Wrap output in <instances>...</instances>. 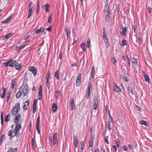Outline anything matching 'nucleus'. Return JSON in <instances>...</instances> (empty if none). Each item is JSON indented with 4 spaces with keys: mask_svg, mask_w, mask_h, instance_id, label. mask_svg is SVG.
<instances>
[{
    "mask_svg": "<svg viewBox=\"0 0 152 152\" xmlns=\"http://www.w3.org/2000/svg\"><path fill=\"white\" fill-rule=\"evenodd\" d=\"M27 74V72H26L25 73V76L26 77V75ZM26 78V77H25V78L24 80V83H23V85L21 87H20L19 88V90L20 91H21L23 93V96H26L28 94V90L29 89L28 87L27 84V83H26V84L24 85V81L25 79Z\"/></svg>",
    "mask_w": 152,
    "mask_h": 152,
    "instance_id": "f257e3e1",
    "label": "nucleus"
},
{
    "mask_svg": "<svg viewBox=\"0 0 152 152\" xmlns=\"http://www.w3.org/2000/svg\"><path fill=\"white\" fill-rule=\"evenodd\" d=\"M20 109V104L19 102L16 103L15 107H13L11 111V114L13 115L16 116L19 112Z\"/></svg>",
    "mask_w": 152,
    "mask_h": 152,
    "instance_id": "f03ea898",
    "label": "nucleus"
},
{
    "mask_svg": "<svg viewBox=\"0 0 152 152\" xmlns=\"http://www.w3.org/2000/svg\"><path fill=\"white\" fill-rule=\"evenodd\" d=\"M110 9L109 6H105L104 8V10L103 11V15L105 18V21L107 22L110 19Z\"/></svg>",
    "mask_w": 152,
    "mask_h": 152,
    "instance_id": "7ed1b4c3",
    "label": "nucleus"
},
{
    "mask_svg": "<svg viewBox=\"0 0 152 152\" xmlns=\"http://www.w3.org/2000/svg\"><path fill=\"white\" fill-rule=\"evenodd\" d=\"M21 128V126L19 124H16V126L15 129H12L9 132V133H17V132L19 131V129Z\"/></svg>",
    "mask_w": 152,
    "mask_h": 152,
    "instance_id": "20e7f679",
    "label": "nucleus"
},
{
    "mask_svg": "<svg viewBox=\"0 0 152 152\" xmlns=\"http://www.w3.org/2000/svg\"><path fill=\"white\" fill-rule=\"evenodd\" d=\"M81 74H79L76 80V85L77 86H80L81 83Z\"/></svg>",
    "mask_w": 152,
    "mask_h": 152,
    "instance_id": "39448f33",
    "label": "nucleus"
},
{
    "mask_svg": "<svg viewBox=\"0 0 152 152\" xmlns=\"http://www.w3.org/2000/svg\"><path fill=\"white\" fill-rule=\"evenodd\" d=\"M78 136H77V134L76 135L75 134L73 136V144L74 145L75 148H77V147L78 145Z\"/></svg>",
    "mask_w": 152,
    "mask_h": 152,
    "instance_id": "423d86ee",
    "label": "nucleus"
},
{
    "mask_svg": "<svg viewBox=\"0 0 152 152\" xmlns=\"http://www.w3.org/2000/svg\"><path fill=\"white\" fill-rule=\"evenodd\" d=\"M98 98L96 96L95 97H94V100L93 101V103L94 104V107L93 109L95 110L97 108L98 104Z\"/></svg>",
    "mask_w": 152,
    "mask_h": 152,
    "instance_id": "0eeeda50",
    "label": "nucleus"
},
{
    "mask_svg": "<svg viewBox=\"0 0 152 152\" xmlns=\"http://www.w3.org/2000/svg\"><path fill=\"white\" fill-rule=\"evenodd\" d=\"M134 89L132 86H130L128 87V91L130 96H132L134 94Z\"/></svg>",
    "mask_w": 152,
    "mask_h": 152,
    "instance_id": "6e6552de",
    "label": "nucleus"
},
{
    "mask_svg": "<svg viewBox=\"0 0 152 152\" xmlns=\"http://www.w3.org/2000/svg\"><path fill=\"white\" fill-rule=\"evenodd\" d=\"M28 70L32 72L34 76H35L36 75L37 70V69L35 68L34 66H32L30 67L29 68Z\"/></svg>",
    "mask_w": 152,
    "mask_h": 152,
    "instance_id": "1a4fd4ad",
    "label": "nucleus"
},
{
    "mask_svg": "<svg viewBox=\"0 0 152 152\" xmlns=\"http://www.w3.org/2000/svg\"><path fill=\"white\" fill-rule=\"evenodd\" d=\"M70 106L71 107V110H75V105L74 103V99L73 98H72L71 99L70 101Z\"/></svg>",
    "mask_w": 152,
    "mask_h": 152,
    "instance_id": "9d476101",
    "label": "nucleus"
},
{
    "mask_svg": "<svg viewBox=\"0 0 152 152\" xmlns=\"http://www.w3.org/2000/svg\"><path fill=\"white\" fill-rule=\"evenodd\" d=\"M40 118L39 117H37L36 124V129L37 130L38 133H39L40 132L39 126Z\"/></svg>",
    "mask_w": 152,
    "mask_h": 152,
    "instance_id": "9b49d317",
    "label": "nucleus"
},
{
    "mask_svg": "<svg viewBox=\"0 0 152 152\" xmlns=\"http://www.w3.org/2000/svg\"><path fill=\"white\" fill-rule=\"evenodd\" d=\"M21 117L20 114H18L16 115V117L14 120L15 123L16 124H19V121L21 119Z\"/></svg>",
    "mask_w": 152,
    "mask_h": 152,
    "instance_id": "f8f14e48",
    "label": "nucleus"
},
{
    "mask_svg": "<svg viewBox=\"0 0 152 152\" xmlns=\"http://www.w3.org/2000/svg\"><path fill=\"white\" fill-rule=\"evenodd\" d=\"M29 103L30 102L29 100L28 99H27L24 103V105L23 107V109H24L25 110H26Z\"/></svg>",
    "mask_w": 152,
    "mask_h": 152,
    "instance_id": "ddd939ff",
    "label": "nucleus"
},
{
    "mask_svg": "<svg viewBox=\"0 0 152 152\" xmlns=\"http://www.w3.org/2000/svg\"><path fill=\"white\" fill-rule=\"evenodd\" d=\"M114 87L113 88V90L117 92H121V89L119 86H117L116 84L114 83Z\"/></svg>",
    "mask_w": 152,
    "mask_h": 152,
    "instance_id": "4468645a",
    "label": "nucleus"
},
{
    "mask_svg": "<svg viewBox=\"0 0 152 152\" xmlns=\"http://www.w3.org/2000/svg\"><path fill=\"white\" fill-rule=\"evenodd\" d=\"M127 28L126 27H123L122 29L120 31L121 34L123 35H125L126 33Z\"/></svg>",
    "mask_w": 152,
    "mask_h": 152,
    "instance_id": "2eb2a0df",
    "label": "nucleus"
},
{
    "mask_svg": "<svg viewBox=\"0 0 152 152\" xmlns=\"http://www.w3.org/2000/svg\"><path fill=\"white\" fill-rule=\"evenodd\" d=\"M16 64H17L16 60H13V61L12 60L9 64V66L10 67H12L13 66H15V65H16Z\"/></svg>",
    "mask_w": 152,
    "mask_h": 152,
    "instance_id": "dca6fc26",
    "label": "nucleus"
},
{
    "mask_svg": "<svg viewBox=\"0 0 152 152\" xmlns=\"http://www.w3.org/2000/svg\"><path fill=\"white\" fill-rule=\"evenodd\" d=\"M44 29L43 28H40L39 29H37L35 32L36 34H38L44 32Z\"/></svg>",
    "mask_w": 152,
    "mask_h": 152,
    "instance_id": "f3484780",
    "label": "nucleus"
},
{
    "mask_svg": "<svg viewBox=\"0 0 152 152\" xmlns=\"http://www.w3.org/2000/svg\"><path fill=\"white\" fill-rule=\"evenodd\" d=\"M50 6L49 4H46L44 6L45 11L46 12H49L50 11Z\"/></svg>",
    "mask_w": 152,
    "mask_h": 152,
    "instance_id": "a211bd4d",
    "label": "nucleus"
},
{
    "mask_svg": "<svg viewBox=\"0 0 152 152\" xmlns=\"http://www.w3.org/2000/svg\"><path fill=\"white\" fill-rule=\"evenodd\" d=\"M2 90L3 91V93L1 96V97L2 99H3L4 98L5 96L6 88H5L3 87L2 88Z\"/></svg>",
    "mask_w": 152,
    "mask_h": 152,
    "instance_id": "6ab92c4d",
    "label": "nucleus"
},
{
    "mask_svg": "<svg viewBox=\"0 0 152 152\" xmlns=\"http://www.w3.org/2000/svg\"><path fill=\"white\" fill-rule=\"evenodd\" d=\"M33 3L32 2H30L29 5L28 12H32L33 10V7L32 6Z\"/></svg>",
    "mask_w": 152,
    "mask_h": 152,
    "instance_id": "aec40b11",
    "label": "nucleus"
},
{
    "mask_svg": "<svg viewBox=\"0 0 152 152\" xmlns=\"http://www.w3.org/2000/svg\"><path fill=\"white\" fill-rule=\"evenodd\" d=\"M12 17V16L11 15L10 17H9L7 18L5 20L2 21L1 22V23H8L9 21L11 20V18Z\"/></svg>",
    "mask_w": 152,
    "mask_h": 152,
    "instance_id": "412c9836",
    "label": "nucleus"
},
{
    "mask_svg": "<svg viewBox=\"0 0 152 152\" xmlns=\"http://www.w3.org/2000/svg\"><path fill=\"white\" fill-rule=\"evenodd\" d=\"M58 107L57 105L55 104L54 103H53L52 104V110L54 112H55L57 109Z\"/></svg>",
    "mask_w": 152,
    "mask_h": 152,
    "instance_id": "4be33fe9",
    "label": "nucleus"
},
{
    "mask_svg": "<svg viewBox=\"0 0 152 152\" xmlns=\"http://www.w3.org/2000/svg\"><path fill=\"white\" fill-rule=\"evenodd\" d=\"M12 61V59H11L7 62H4L2 64V66L6 67L8 66H9V64Z\"/></svg>",
    "mask_w": 152,
    "mask_h": 152,
    "instance_id": "5701e85b",
    "label": "nucleus"
},
{
    "mask_svg": "<svg viewBox=\"0 0 152 152\" xmlns=\"http://www.w3.org/2000/svg\"><path fill=\"white\" fill-rule=\"evenodd\" d=\"M20 134H8V136H10V139H12L15 136L19 137Z\"/></svg>",
    "mask_w": 152,
    "mask_h": 152,
    "instance_id": "b1692460",
    "label": "nucleus"
},
{
    "mask_svg": "<svg viewBox=\"0 0 152 152\" xmlns=\"http://www.w3.org/2000/svg\"><path fill=\"white\" fill-rule=\"evenodd\" d=\"M139 123L142 125H144L145 126H148V124L147 122L144 120H140L139 121Z\"/></svg>",
    "mask_w": 152,
    "mask_h": 152,
    "instance_id": "393cba45",
    "label": "nucleus"
},
{
    "mask_svg": "<svg viewBox=\"0 0 152 152\" xmlns=\"http://www.w3.org/2000/svg\"><path fill=\"white\" fill-rule=\"evenodd\" d=\"M15 66V68L16 69L20 71L21 68V64L17 63Z\"/></svg>",
    "mask_w": 152,
    "mask_h": 152,
    "instance_id": "a878e982",
    "label": "nucleus"
},
{
    "mask_svg": "<svg viewBox=\"0 0 152 152\" xmlns=\"http://www.w3.org/2000/svg\"><path fill=\"white\" fill-rule=\"evenodd\" d=\"M95 67L94 66H93L92 68L91 73V77H94L95 72Z\"/></svg>",
    "mask_w": 152,
    "mask_h": 152,
    "instance_id": "bb28decb",
    "label": "nucleus"
},
{
    "mask_svg": "<svg viewBox=\"0 0 152 152\" xmlns=\"http://www.w3.org/2000/svg\"><path fill=\"white\" fill-rule=\"evenodd\" d=\"M144 77L145 81L149 83L150 81V80L148 76L147 75L145 74Z\"/></svg>",
    "mask_w": 152,
    "mask_h": 152,
    "instance_id": "cd10ccee",
    "label": "nucleus"
},
{
    "mask_svg": "<svg viewBox=\"0 0 152 152\" xmlns=\"http://www.w3.org/2000/svg\"><path fill=\"white\" fill-rule=\"evenodd\" d=\"M15 80H12V89H15L16 88Z\"/></svg>",
    "mask_w": 152,
    "mask_h": 152,
    "instance_id": "c85d7f7f",
    "label": "nucleus"
},
{
    "mask_svg": "<svg viewBox=\"0 0 152 152\" xmlns=\"http://www.w3.org/2000/svg\"><path fill=\"white\" fill-rule=\"evenodd\" d=\"M56 99H58L59 97V96L60 94V91H56Z\"/></svg>",
    "mask_w": 152,
    "mask_h": 152,
    "instance_id": "c756f323",
    "label": "nucleus"
},
{
    "mask_svg": "<svg viewBox=\"0 0 152 152\" xmlns=\"http://www.w3.org/2000/svg\"><path fill=\"white\" fill-rule=\"evenodd\" d=\"M59 71L58 70H57L55 72L54 75L55 77H56L57 80L59 79Z\"/></svg>",
    "mask_w": 152,
    "mask_h": 152,
    "instance_id": "7c9ffc66",
    "label": "nucleus"
},
{
    "mask_svg": "<svg viewBox=\"0 0 152 152\" xmlns=\"http://www.w3.org/2000/svg\"><path fill=\"white\" fill-rule=\"evenodd\" d=\"M22 94V92L21 91H20L17 93L16 95V97L17 98H19L20 97Z\"/></svg>",
    "mask_w": 152,
    "mask_h": 152,
    "instance_id": "2f4dec72",
    "label": "nucleus"
},
{
    "mask_svg": "<svg viewBox=\"0 0 152 152\" xmlns=\"http://www.w3.org/2000/svg\"><path fill=\"white\" fill-rule=\"evenodd\" d=\"M42 86L41 85L40 86L39 88V96H42Z\"/></svg>",
    "mask_w": 152,
    "mask_h": 152,
    "instance_id": "473e14b6",
    "label": "nucleus"
},
{
    "mask_svg": "<svg viewBox=\"0 0 152 152\" xmlns=\"http://www.w3.org/2000/svg\"><path fill=\"white\" fill-rule=\"evenodd\" d=\"M104 141L107 142V144H109V142L108 141V139L109 138L108 136H106L105 135H104Z\"/></svg>",
    "mask_w": 152,
    "mask_h": 152,
    "instance_id": "72a5a7b5",
    "label": "nucleus"
},
{
    "mask_svg": "<svg viewBox=\"0 0 152 152\" xmlns=\"http://www.w3.org/2000/svg\"><path fill=\"white\" fill-rule=\"evenodd\" d=\"M12 33H10L9 34H8L7 35L5 36V38L4 39V40H5L6 39H7L10 38L12 36Z\"/></svg>",
    "mask_w": 152,
    "mask_h": 152,
    "instance_id": "f704fd0d",
    "label": "nucleus"
},
{
    "mask_svg": "<svg viewBox=\"0 0 152 152\" xmlns=\"http://www.w3.org/2000/svg\"><path fill=\"white\" fill-rule=\"evenodd\" d=\"M91 40L90 38H89L87 41V47L88 48H89L90 45Z\"/></svg>",
    "mask_w": 152,
    "mask_h": 152,
    "instance_id": "c9c22d12",
    "label": "nucleus"
},
{
    "mask_svg": "<svg viewBox=\"0 0 152 152\" xmlns=\"http://www.w3.org/2000/svg\"><path fill=\"white\" fill-rule=\"evenodd\" d=\"M81 48L82 50L84 51L85 50V43L81 44L80 45Z\"/></svg>",
    "mask_w": 152,
    "mask_h": 152,
    "instance_id": "e433bc0d",
    "label": "nucleus"
},
{
    "mask_svg": "<svg viewBox=\"0 0 152 152\" xmlns=\"http://www.w3.org/2000/svg\"><path fill=\"white\" fill-rule=\"evenodd\" d=\"M46 84L47 85V86L48 88V90H49L50 88V86L49 82V79H48V78H47Z\"/></svg>",
    "mask_w": 152,
    "mask_h": 152,
    "instance_id": "4c0bfd02",
    "label": "nucleus"
},
{
    "mask_svg": "<svg viewBox=\"0 0 152 152\" xmlns=\"http://www.w3.org/2000/svg\"><path fill=\"white\" fill-rule=\"evenodd\" d=\"M84 147V143H83V142H81V151L80 152H82L83 150Z\"/></svg>",
    "mask_w": 152,
    "mask_h": 152,
    "instance_id": "58836bf2",
    "label": "nucleus"
},
{
    "mask_svg": "<svg viewBox=\"0 0 152 152\" xmlns=\"http://www.w3.org/2000/svg\"><path fill=\"white\" fill-rule=\"evenodd\" d=\"M10 149L11 150L12 152H17L18 150L17 148H10Z\"/></svg>",
    "mask_w": 152,
    "mask_h": 152,
    "instance_id": "ea45409f",
    "label": "nucleus"
},
{
    "mask_svg": "<svg viewBox=\"0 0 152 152\" xmlns=\"http://www.w3.org/2000/svg\"><path fill=\"white\" fill-rule=\"evenodd\" d=\"M65 31L66 33H70L71 32L70 29L68 27H66L65 28Z\"/></svg>",
    "mask_w": 152,
    "mask_h": 152,
    "instance_id": "a19ab883",
    "label": "nucleus"
},
{
    "mask_svg": "<svg viewBox=\"0 0 152 152\" xmlns=\"http://www.w3.org/2000/svg\"><path fill=\"white\" fill-rule=\"evenodd\" d=\"M4 134H3L1 136V137L0 139V144H1L2 143L3 140L4 139Z\"/></svg>",
    "mask_w": 152,
    "mask_h": 152,
    "instance_id": "79ce46f5",
    "label": "nucleus"
},
{
    "mask_svg": "<svg viewBox=\"0 0 152 152\" xmlns=\"http://www.w3.org/2000/svg\"><path fill=\"white\" fill-rule=\"evenodd\" d=\"M137 38L139 40V44L140 45V43L142 42V39L140 36H138L137 37V36H136Z\"/></svg>",
    "mask_w": 152,
    "mask_h": 152,
    "instance_id": "37998d69",
    "label": "nucleus"
},
{
    "mask_svg": "<svg viewBox=\"0 0 152 152\" xmlns=\"http://www.w3.org/2000/svg\"><path fill=\"white\" fill-rule=\"evenodd\" d=\"M122 79L124 80L126 82H128L129 80V79L126 76H123L122 77Z\"/></svg>",
    "mask_w": 152,
    "mask_h": 152,
    "instance_id": "c03bdc74",
    "label": "nucleus"
},
{
    "mask_svg": "<svg viewBox=\"0 0 152 152\" xmlns=\"http://www.w3.org/2000/svg\"><path fill=\"white\" fill-rule=\"evenodd\" d=\"M122 45L123 46L126 45V41L125 39L122 40Z\"/></svg>",
    "mask_w": 152,
    "mask_h": 152,
    "instance_id": "a18cd8bd",
    "label": "nucleus"
},
{
    "mask_svg": "<svg viewBox=\"0 0 152 152\" xmlns=\"http://www.w3.org/2000/svg\"><path fill=\"white\" fill-rule=\"evenodd\" d=\"M91 85L89 83V85H88V89H87V92H90V88H91Z\"/></svg>",
    "mask_w": 152,
    "mask_h": 152,
    "instance_id": "49530a36",
    "label": "nucleus"
},
{
    "mask_svg": "<svg viewBox=\"0 0 152 152\" xmlns=\"http://www.w3.org/2000/svg\"><path fill=\"white\" fill-rule=\"evenodd\" d=\"M94 137V135L92 134L91 136L89 141L93 142Z\"/></svg>",
    "mask_w": 152,
    "mask_h": 152,
    "instance_id": "de8ad7c7",
    "label": "nucleus"
},
{
    "mask_svg": "<svg viewBox=\"0 0 152 152\" xmlns=\"http://www.w3.org/2000/svg\"><path fill=\"white\" fill-rule=\"evenodd\" d=\"M93 145V142L92 141H89V146L88 148L90 149V147H92Z\"/></svg>",
    "mask_w": 152,
    "mask_h": 152,
    "instance_id": "09e8293b",
    "label": "nucleus"
},
{
    "mask_svg": "<svg viewBox=\"0 0 152 152\" xmlns=\"http://www.w3.org/2000/svg\"><path fill=\"white\" fill-rule=\"evenodd\" d=\"M53 139L57 140V134H54Z\"/></svg>",
    "mask_w": 152,
    "mask_h": 152,
    "instance_id": "8fccbe9b",
    "label": "nucleus"
},
{
    "mask_svg": "<svg viewBox=\"0 0 152 152\" xmlns=\"http://www.w3.org/2000/svg\"><path fill=\"white\" fill-rule=\"evenodd\" d=\"M111 61L113 62V64H115L116 63V60L114 58H112L111 59Z\"/></svg>",
    "mask_w": 152,
    "mask_h": 152,
    "instance_id": "3c124183",
    "label": "nucleus"
},
{
    "mask_svg": "<svg viewBox=\"0 0 152 152\" xmlns=\"http://www.w3.org/2000/svg\"><path fill=\"white\" fill-rule=\"evenodd\" d=\"M108 122L111 123L112 124H113V118L111 117L110 118L108 119Z\"/></svg>",
    "mask_w": 152,
    "mask_h": 152,
    "instance_id": "603ef678",
    "label": "nucleus"
},
{
    "mask_svg": "<svg viewBox=\"0 0 152 152\" xmlns=\"http://www.w3.org/2000/svg\"><path fill=\"white\" fill-rule=\"evenodd\" d=\"M51 19H52V15H50L49 16V17L48 18V22L49 23H51Z\"/></svg>",
    "mask_w": 152,
    "mask_h": 152,
    "instance_id": "864d4df0",
    "label": "nucleus"
},
{
    "mask_svg": "<svg viewBox=\"0 0 152 152\" xmlns=\"http://www.w3.org/2000/svg\"><path fill=\"white\" fill-rule=\"evenodd\" d=\"M50 142V145H52V138L50 136L48 138Z\"/></svg>",
    "mask_w": 152,
    "mask_h": 152,
    "instance_id": "5fc2aeb1",
    "label": "nucleus"
},
{
    "mask_svg": "<svg viewBox=\"0 0 152 152\" xmlns=\"http://www.w3.org/2000/svg\"><path fill=\"white\" fill-rule=\"evenodd\" d=\"M90 95V92H87V94L86 96V98L87 99H88L89 98Z\"/></svg>",
    "mask_w": 152,
    "mask_h": 152,
    "instance_id": "6e6d98bb",
    "label": "nucleus"
},
{
    "mask_svg": "<svg viewBox=\"0 0 152 152\" xmlns=\"http://www.w3.org/2000/svg\"><path fill=\"white\" fill-rule=\"evenodd\" d=\"M24 47V45H21L19 47H17L18 49L19 50L21 48H23Z\"/></svg>",
    "mask_w": 152,
    "mask_h": 152,
    "instance_id": "4d7b16f0",
    "label": "nucleus"
},
{
    "mask_svg": "<svg viewBox=\"0 0 152 152\" xmlns=\"http://www.w3.org/2000/svg\"><path fill=\"white\" fill-rule=\"evenodd\" d=\"M9 115L8 114L7 115L5 118V121L6 122H7L8 121V117L9 116Z\"/></svg>",
    "mask_w": 152,
    "mask_h": 152,
    "instance_id": "13d9d810",
    "label": "nucleus"
},
{
    "mask_svg": "<svg viewBox=\"0 0 152 152\" xmlns=\"http://www.w3.org/2000/svg\"><path fill=\"white\" fill-rule=\"evenodd\" d=\"M47 75L48 76V77L47 78H48V79H49V78L50 77V71H48Z\"/></svg>",
    "mask_w": 152,
    "mask_h": 152,
    "instance_id": "bf43d9fd",
    "label": "nucleus"
},
{
    "mask_svg": "<svg viewBox=\"0 0 152 152\" xmlns=\"http://www.w3.org/2000/svg\"><path fill=\"white\" fill-rule=\"evenodd\" d=\"M105 43V45L106 46L107 48L109 46V44L108 43V41H104Z\"/></svg>",
    "mask_w": 152,
    "mask_h": 152,
    "instance_id": "052dcab7",
    "label": "nucleus"
},
{
    "mask_svg": "<svg viewBox=\"0 0 152 152\" xmlns=\"http://www.w3.org/2000/svg\"><path fill=\"white\" fill-rule=\"evenodd\" d=\"M123 148L124 149V151H127L128 150V148L126 146V145H124L123 146Z\"/></svg>",
    "mask_w": 152,
    "mask_h": 152,
    "instance_id": "680f3d73",
    "label": "nucleus"
},
{
    "mask_svg": "<svg viewBox=\"0 0 152 152\" xmlns=\"http://www.w3.org/2000/svg\"><path fill=\"white\" fill-rule=\"evenodd\" d=\"M126 58H127V64H129V66L130 67V61H129V58L127 56H126Z\"/></svg>",
    "mask_w": 152,
    "mask_h": 152,
    "instance_id": "e2e57ef3",
    "label": "nucleus"
},
{
    "mask_svg": "<svg viewBox=\"0 0 152 152\" xmlns=\"http://www.w3.org/2000/svg\"><path fill=\"white\" fill-rule=\"evenodd\" d=\"M52 26H51L50 27H49L48 28L46 29V30L47 31H51V29Z\"/></svg>",
    "mask_w": 152,
    "mask_h": 152,
    "instance_id": "0e129e2a",
    "label": "nucleus"
},
{
    "mask_svg": "<svg viewBox=\"0 0 152 152\" xmlns=\"http://www.w3.org/2000/svg\"><path fill=\"white\" fill-rule=\"evenodd\" d=\"M10 94L9 93L8 94H7V102H8L9 99L10 97Z\"/></svg>",
    "mask_w": 152,
    "mask_h": 152,
    "instance_id": "69168bd1",
    "label": "nucleus"
},
{
    "mask_svg": "<svg viewBox=\"0 0 152 152\" xmlns=\"http://www.w3.org/2000/svg\"><path fill=\"white\" fill-rule=\"evenodd\" d=\"M103 37V39H104V41H108V39L107 38L106 36L104 37Z\"/></svg>",
    "mask_w": 152,
    "mask_h": 152,
    "instance_id": "338daca9",
    "label": "nucleus"
},
{
    "mask_svg": "<svg viewBox=\"0 0 152 152\" xmlns=\"http://www.w3.org/2000/svg\"><path fill=\"white\" fill-rule=\"evenodd\" d=\"M147 9L148 10V12L150 14L151 13V8L148 7H147Z\"/></svg>",
    "mask_w": 152,
    "mask_h": 152,
    "instance_id": "774afa93",
    "label": "nucleus"
}]
</instances>
